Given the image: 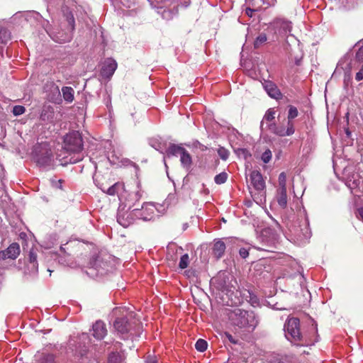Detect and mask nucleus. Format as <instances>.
Instances as JSON below:
<instances>
[{"instance_id":"nucleus-1","label":"nucleus","mask_w":363,"mask_h":363,"mask_svg":"<svg viewBox=\"0 0 363 363\" xmlns=\"http://www.w3.org/2000/svg\"><path fill=\"white\" fill-rule=\"evenodd\" d=\"M64 146L60 153L57 155L56 160L59 164L65 166L67 164H74L82 160L80 154L83 149V140L78 131H72L64 137Z\"/></svg>"},{"instance_id":"nucleus-2","label":"nucleus","mask_w":363,"mask_h":363,"mask_svg":"<svg viewBox=\"0 0 363 363\" xmlns=\"http://www.w3.org/2000/svg\"><path fill=\"white\" fill-rule=\"evenodd\" d=\"M228 316L233 325L251 331H253L259 323L255 313L252 310L236 308L230 310Z\"/></svg>"},{"instance_id":"nucleus-3","label":"nucleus","mask_w":363,"mask_h":363,"mask_svg":"<svg viewBox=\"0 0 363 363\" xmlns=\"http://www.w3.org/2000/svg\"><path fill=\"white\" fill-rule=\"evenodd\" d=\"M33 159L40 167H53L55 165L52 151L47 143H40L34 147Z\"/></svg>"},{"instance_id":"nucleus-4","label":"nucleus","mask_w":363,"mask_h":363,"mask_svg":"<svg viewBox=\"0 0 363 363\" xmlns=\"http://www.w3.org/2000/svg\"><path fill=\"white\" fill-rule=\"evenodd\" d=\"M286 337L291 342L298 346L307 345V340L300 330V320L297 318H290L284 325Z\"/></svg>"},{"instance_id":"nucleus-5","label":"nucleus","mask_w":363,"mask_h":363,"mask_svg":"<svg viewBox=\"0 0 363 363\" xmlns=\"http://www.w3.org/2000/svg\"><path fill=\"white\" fill-rule=\"evenodd\" d=\"M138 320L134 321L133 323L128 321V317L117 318L113 322L115 330L121 335L128 334L133 328V324H138Z\"/></svg>"},{"instance_id":"nucleus-6","label":"nucleus","mask_w":363,"mask_h":363,"mask_svg":"<svg viewBox=\"0 0 363 363\" xmlns=\"http://www.w3.org/2000/svg\"><path fill=\"white\" fill-rule=\"evenodd\" d=\"M117 62L111 57H108L104 60L102 62L100 74L103 78L111 79L117 69Z\"/></svg>"},{"instance_id":"nucleus-7","label":"nucleus","mask_w":363,"mask_h":363,"mask_svg":"<svg viewBox=\"0 0 363 363\" xmlns=\"http://www.w3.org/2000/svg\"><path fill=\"white\" fill-rule=\"evenodd\" d=\"M240 241L235 238H226L225 241L218 240L216 241L213 247V250H225L226 247L230 248H239L238 250H247L244 247H240L239 245ZM247 250H250V247H248Z\"/></svg>"},{"instance_id":"nucleus-8","label":"nucleus","mask_w":363,"mask_h":363,"mask_svg":"<svg viewBox=\"0 0 363 363\" xmlns=\"http://www.w3.org/2000/svg\"><path fill=\"white\" fill-rule=\"evenodd\" d=\"M142 194L139 191H137L133 194L130 195V199L128 201H134L129 205V208L132 209L133 211L141 210L143 208L147 209L148 207L154 208V205L151 203H143L142 205L137 203L141 199Z\"/></svg>"},{"instance_id":"nucleus-9","label":"nucleus","mask_w":363,"mask_h":363,"mask_svg":"<svg viewBox=\"0 0 363 363\" xmlns=\"http://www.w3.org/2000/svg\"><path fill=\"white\" fill-rule=\"evenodd\" d=\"M251 184L255 190L259 191L265 188V182L258 170H252L250 174Z\"/></svg>"},{"instance_id":"nucleus-10","label":"nucleus","mask_w":363,"mask_h":363,"mask_svg":"<svg viewBox=\"0 0 363 363\" xmlns=\"http://www.w3.org/2000/svg\"><path fill=\"white\" fill-rule=\"evenodd\" d=\"M92 335L99 340L104 339L108 333L106 324L102 320L96 321L92 326Z\"/></svg>"},{"instance_id":"nucleus-11","label":"nucleus","mask_w":363,"mask_h":363,"mask_svg":"<svg viewBox=\"0 0 363 363\" xmlns=\"http://www.w3.org/2000/svg\"><path fill=\"white\" fill-rule=\"evenodd\" d=\"M262 85L264 90L270 97L275 99L281 98L282 94L277 86L274 82L271 81H265Z\"/></svg>"},{"instance_id":"nucleus-12","label":"nucleus","mask_w":363,"mask_h":363,"mask_svg":"<svg viewBox=\"0 0 363 363\" xmlns=\"http://www.w3.org/2000/svg\"><path fill=\"white\" fill-rule=\"evenodd\" d=\"M49 35L52 38V40L59 43H65L67 42H69L72 38V32H70L68 30L67 32H54L52 31L49 33Z\"/></svg>"},{"instance_id":"nucleus-13","label":"nucleus","mask_w":363,"mask_h":363,"mask_svg":"<svg viewBox=\"0 0 363 363\" xmlns=\"http://www.w3.org/2000/svg\"><path fill=\"white\" fill-rule=\"evenodd\" d=\"M54 115V108L50 104H44L40 114V119L43 121H52Z\"/></svg>"},{"instance_id":"nucleus-14","label":"nucleus","mask_w":363,"mask_h":363,"mask_svg":"<svg viewBox=\"0 0 363 363\" xmlns=\"http://www.w3.org/2000/svg\"><path fill=\"white\" fill-rule=\"evenodd\" d=\"M277 201L281 208H286L287 206L286 189H279L277 193Z\"/></svg>"},{"instance_id":"nucleus-15","label":"nucleus","mask_w":363,"mask_h":363,"mask_svg":"<svg viewBox=\"0 0 363 363\" xmlns=\"http://www.w3.org/2000/svg\"><path fill=\"white\" fill-rule=\"evenodd\" d=\"M125 360V356L123 352L113 351L108 355V363H122Z\"/></svg>"},{"instance_id":"nucleus-16","label":"nucleus","mask_w":363,"mask_h":363,"mask_svg":"<svg viewBox=\"0 0 363 363\" xmlns=\"http://www.w3.org/2000/svg\"><path fill=\"white\" fill-rule=\"evenodd\" d=\"M38 363H55V356L50 353L42 352L35 355Z\"/></svg>"},{"instance_id":"nucleus-17","label":"nucleus","mask_w":363,"mask_h":363,"mask_svg":"<svg viewBox=\"0 0 363 363\" xmlns=\"http://www.w3.org/2000/svg\"><path fill=\"white\" fill-rule=\"evenodd\" d=\"M18 240L20 243V246H21L23 250H33V243L32 240H28L26 233H21L19 235Z\"/></svg>"},{"instance_id":"nucleus-18","label":"nucleus","mask_w":363,"mask_h":363,"mask_svg":"<svg viewBox=\"0 0 363 363\" xmlns=\"http://www.w3.org/2000/svg\"><path fill=\"white\" fill-rule=\"evenodd\" d=\"M279 25L278 32L280 35L286 36L291 30V23L287 21H281L277 23Z\"/></svg>"},{"instance_id":"nucleus-19","label":"nucleus","mask_w":363,"mask_h":363,"mask_svg":"<svg viewBox=\"0 0 363 363\" xmlns=\"http://www.w3.org/2000/svg\"><path fill=\"white\" fill-rule=\"evenodd\" d=\"M185 149L181 145L170 144L169 147L167 150V156H177L178 155H181L182 152H184Z\"/></svg>"},{"instance_id":"nucleus-20","label":"nucleus","mask_w":363,"mask_h":363,"mask_svg":"<svg viewBox=\"0 0 363 363\" xmlns=\"http://www.w3.org/2000/svg\"><path fill=\"white\" fill-rule=\"evenodd\" d=\"M65 17L68 24L67 30H69L70 32H73L74 30V18L73 13L67 9L64 11Z\"/></svg>"},{"instance_id":"nucleus-21","label":"nucleus","mask_w":363,"mask_h":363,"mask_svg":"<svg viewBox=\"0 0 363 363\" xmlns=\"http://www.w3.org/2000/svg\"><path fill=\"white\" fill-rule=\"evenodd\" d=\"M62 92L64 99L67 102H72L74 100V89L70 86H63Z\"/></svg>"},{"instance_id":"nucleus-22","label":"nucleus","mask_w":363,"mask_h":363,"mask_svg":"<svg viewBox=\"0 0 363 363\" xmlns=\"http://www.w3.org/2000/svg\"><path fill=\"white\" fill-rule=\"evenodd\" d=\"M180 161L182 165L186 168H189L191 165L192 160L189 153L185 150L180 155Z\"/></svg>"},{"instance_id":"nucleus-23","label":"nucleus","mask_w":363,"mask_h":363,"mask_svg":"<svg viewBox=\"0 0 363 363\" xmlns=\"http://www.w3.org/2000/svg\"><path fill=\"white\" fill-rule=\"evenodd\" d=\"M268 128L272 133L278 136H285V133H284V126H277L275 123H272L269 124Z\"/></svg>"},{"instance_id":"nucleus-24","label":"nucleus","mask_w":363,"mask_h":363,"mask_svg":"<svg viewBox=\"0 0 363 363\" xmlns=\"http://www.w3.org/2000/svg\"><path fill=\"white\" fill-rule=\"evenodd\" d=\"M20 251H0V259H15L19 255Z\"/></svg>"},{"instance_id":"nucleus-25","label":"nucleus","mask_w":363,"mask_h":363,"mask_svg":"<svg viewBox=\"0 0 363 363\" xmlns=\"http://www.w3.org/2000/svg\"><path fill=\"white\" fill-rule=\"evenodd\" d=\"M11 40V33L5 28L0 26V44H6Z\"/></svg>"},{"instance_id":"nucleus-26","label":"nucleus","mask_w":363,"mask_h":363,"mask_svg":"<svg viewBox=\"0 0 363 363\" xmlns=\"http://www.w3.org/2000/svg\"><path fill=\"white\" fill-rule=\"evenodd\" d=\"M267 41V37L265 33H260L259 35L255 38L254 41V48L255 49H259L263 45H264Z\"/></svg>"},{"instance_id":"nucleus-27","label":"nucleus","mask_w":363,"mask_h":363,"mask_svg":"<svg viewBox=\"0 0 363 363\" xmlns=\"http://www.w3.org/2000/svg\"><path fill=\"white\" fill-rule=\"evenodd\" d=\"M208 343L203 339H199L195 344V348L196 349V350L201 352L206 351Z\"/></svg>"},{"instance_id":"nucleus-28","label":"nucleus","mask_w":363,"mask_h":363,"mask_svg":"<svg viewBox=\"0 0 363 363\" xmlns=\"http://www.w3.org/2000/svg\"><path fill=\"white\" fill-rule=\"evenodd\" d=\"M30 264H32V269L38 270L37 255L33 251H29L28 254Z\"/></svg>"},{"instance_id":"nucleus-29","label":"nucleus","mask_w":363,"mask_h":363,"mask_svg":"<svg viewBox=\"0 0 363 363\" xmlns=\"http://www.w3.org/2000/svg\"><path fill=\"white\" fill-rule=\"evenodd\" d=\"M173 228L177 231L184 232L189 228V223L186 222L182 224L181 222L176 221L173 224Z\"/></svg>"},{"instance_id":"nucleus-30","label":"nucleus","mask_w":363,"mask_h":363,"mask_svg":"<svg viewBox=\"0 0 363 363\" xmlns=\"http://www.w3.org/2000/svg\"><path fill=\"white\" fill-rule=\"evenodd\" d=\"M189 261L190 260L188 254L183 255L180 258L179 264V268L182 269H186L189 266Z\"/></svg>"},{"instance_id":"nucleus-31","label":"nucleus","mask_w":363,"mask_h":363,"mask_svg":"<svg viewBox=\"0 0 363 363\" xmlns=\"http://www.w3.org/2000/svg\"><path fill=\"white\" fill-rule=\"evenodd\" d=\"M228 179V174L225 172H221L218 174H217L215 178L214 181L217 184H224Z\"/></svg>"},{"instance_id":"nucleus-32","label":"nucleus","mask_w":363,"mask_h":363,"mask_svg":"<svg viewBox=\"0 0 363 363\" xmlns=\"http://www.w3.org/2000/svg\"><path fill=\"white\" fill-rule=\"evenodd\" d=\"M122 186L123 184H121V183H115L113 185H112L108 189L106 193L109 195L113 196L118 193V189Z\"/></svg>"},{"instance_id":"nucleus-33","label":"nucleus","mask_w":363,"mask_h":363,"mask_svg":"<svg viewBox=\"0 0 363 363\" xmlns=\"http://www.w3.org/2000/svg\"><path fill=\"white\" fill-rule=\"evenodd\" d=\"M235 152L239 156H242L244 159L247 160L248 157H251L250 152L248 150L245 148H238L235 150Z\"/></svg>"},{"instance_id":"nucleus-34","label":"nucleus","mask_w":363,"mask_h":363,"mask_svg":"<svg viewBox=\"0 0 363 363\" xmlns=\"http://www.w3.org/2000/svg\"><path fill=\"white\" fill-rule=\"evenodd\" d=\"M295 132V129H294V123L291 121V120H288V122H287V129L285 130V128L284 129V133H285V136L286 135H291L294 133Z\"/></svg>"},{"instance_id":"nucleus-35","label":"nucleus","mask_w":363,"mask_h":363,"mask_svg":"<svg viewBox=\"0 0 363 363\" xmlns=\"http://www.w3.org/2000/svg\"><path fill=\"white\" fill-rule=\"evenodd\" d=\"M279 189H286V175L285 172H281L279 175Z\"/></svg>"},{"instance_id":"nucleus-36","label":"nucleus","mask_w":363,"mask_h":363,"mask_svg":"<svg viewBox=\"0 0 363 363\" xmlns=\"http://www.w3.org/2000/svg\"><path fill=\"white\" fill-rule=\"evenodd\" d=\"M298 110L295 106H289L288 120H292L298 116Z\"/></svg>"},{"instance_id":"nucleus-37","label":"nucleus","mask_w":363,"mask_h":363,"mask_svg":"<svg viewBox=\"0 0 363 363\" xmlns=\"http://www.w3.org/2000/svg\"><path fill=\"white\" fill-rule=\"evenodd\" d=\"M26 108L23 106L16 105L13 108V114L14 116H20L24 113Z\"/></svg>"},{"instance_id":"nucleus-38","label":"nucleus","mask_w":363,"mask_h":363,"mask_svg":"<svg viewBox=\"0 0 363 363\" xmlns=\"http://www.w3.org/2000/svg\"><path fill=\"white\" fill-rule=\"evenodd\" d=\"M218 154L219 157L223 160H226L229 156L228 150L223 147H220L218 148Z\"/></svg>"},{"instance_id":"nucleus-39","label":"nucleus","mask_w":363,"mask_h":363,"mask_svg":"<svg viewBox=\"0 0 363 363\" xmlns=\"http://www.w3.org/2000/svg\"><path fill=\"white\" fill-rule=\"evenodd\" d=\"M262 160L264 163H268L272 159V152L270 150H266L262 155L261 157Z\"/></svg>"},{"instance_id":"nucleus-40","label":"nucleus","mask_w":363,"mask_h":363,"mask_svg":"<svg viewBox=\"0 0 363 363\" xmlns=\"http://www.w3.org/2000/svg\"><path fill=\"white\" fill-rule=\"evenodd\" d=\"M78 247L79 248H82V249H85V248H89V249H94L96 247V245L93 242H79V245H78Z\"/></svg>"},{"instance_id":"nucleus-41","label":"nucleus","mask_w":363,"mask_h":363,"mask_svg":"<svg viewBox=\"0 0 363 363\" xmlns=\"http://www.w3.org/2000/svg\"><path fill=\"white\" fill-rule=\"evenodd\" d=\"M274 113L275 112L272 109L270 108L267 110L264 116V119L269 122L272 121L274 119Z\"/></svg>"},{"instance_id":"nucleus-42","label":"nucleus","mask_w":363,"mask_h":363,"mask_svg":"<svg viewBox=\"0 0 363 363\" xmlns=\"http://www.w3.org/2000/svg\"><path fill=\"white\" fill-rule=\"evenodd\" d=\"M167 250H183V247L181 245H178L174 242H170L167 246Z\"/></svg>"},{"instance_id":"nucleus-43","label":"nucleus","mask_w":363,"mask_h":363,"mask_svg":"<svg viewBox=\"0 0 363 363\" xmlns=\"http://www.w3.org/2000/svg\"><path fill=\"white\" fill-rule=\"evenodd\" d=\"M274 233V230L270 228H265L262 230L261 235L262 236H269L272 235Z\"/></svg>"},{"instance_id":"nucleus-44","label":"nucleus","mask_w":363,"mask_h":363,"mask_svg":"<svg viewBox=\"0 0 363 363\" xmlns=\"http://www.w3.org/2000/svg\"><path fill=\"white\" fill-rule=\"evenodd\" d=\"M356 59L359 62H363V45L357 50L356 53Z\"/></svg>"},{"instance_id":"nucleus-45","label":"nucleus","mask_w":363,"mask_h":363,"mask_svg":"<svg viewBox=\"0 0 363 363\" xmlns=\"http://www.w3.org/2000/svg\"><path fill=\"white\" fill-rule=\"evenodd\" d=\"M90 264L92 266V267L96 269L101 267V261L99 260V257H96V258H94L92 260H91Z\"/></svg>"},{"instance_id":"nucleus-46","label":"nucleus","mask_w":363,"mask_h":363,"mask_svg":"<svg viewBox=\"0 0 363 363\" xmlns=\"http://www.w3.org/2000/svg\"><path fill=\"white\" fill-rule=\"evenodd\" d=\"M247 293L249 294L250 301L252 303H256L257 300V296L255 294H252L250 291H247ZM243 295L246 298H248V296H247L245 294H243Z\"/></svg>"},{"instance_id":"nucleus-47","label":"nucleus","mask_w":363,"mask_h":363,"mask_svg":"<svg viewBox=\"0 0 363 363\" xmlns=\"http://www.w3.org/2000/svg\"><path fill=\"white\" fill-rule=\"evenodd\" d=\"M349 182H352L351 184H349V186H350V188L352 189H354V188H357L359 184H360V181L359 179H353L352 181L350 179L349 181Z\"/></svg>"},{"instance_id":"nucleus-48","label":"nucleus","mask_w":363,"mask_h":363,"mask_svg":"<svg viewBox=\"0 0 363 363\" xmlns=\"http://www.w3.org/2000/svg\"><path fill=\"white\" fill-rule=\"evenodd\" d=\"M225 336L228 338V340L233 344L235 345L238 343V340H235L231 334L226 332L225 333Z\"/></svg>"},{"instance_id":"nucleus-49","label":"nucleus","mask_w":363,"mask_h":363,"mask_svg":"<svg viewBox=\"0 0 363 363\" xmlns=\"http://www.w3.org/2000/svg\"><path fill=\"white\" fill-rule=\"evenodd\" d=\"M355 79L357 81L363 79V65H362L360 70L356 74Z\"/></svg>"},{"instance_id":"nucleus-50","label":"nucleus","mask_w":363,"mask_h":363,"mask_svg":"<svg viewBox=\"0 0 363 363\" xmlns=\"http://www.w3.org/2000/svg\"><path fill=\"white\" fill-rule=\"evenodd\" d=\"M20 249V243L19 242H13L7 247L6 250H19Z\"/></svg>"},{"instance_id":"nucleus-51","label":"nucleus","mask_w":363,"mask_h":363,"mask_svg":"<svg viewBox=\"0 0 363 363\" xmlns=\"http://www.w3.org/2000/svg\"><path fill=\"white\" fill-rule=\"evenodd\" d=\"M257 9H250V8H247L245 9V13L248 16H250L252 17V13L256 11Z\"/></svg>"},{"instance_id":"nucleus-52","label":"nucleus","mask_w":363,"mask_h":363,"mask_svg":"<svg viewBox=\"0 0 363 363\" xmlns=\"http://www.w3.org/2000/svg\"><path fill=\"white\" fill-rule=\"evenodd\" d=\"M357 216L363 221V207L357 209Z\"/></svg>"},{"instance_id":"nucleus-53","label":"nucleus","mask_w":363,"mask_h":363,"mask_svg":"<svg viewBox=\"0 0 363 363\" xmlns=\"http://www.w3.org/2000/svg\"><path fill=\"white\" fill-rule=\"evenodd\" d=\"M240 255L242 258H246L249 255V251H239Z\"/></svg>"},{"instance_id":"nucleus-54","label":"nucleus","mask_w":363,"mask_h":363,"mask_svg":"<svg viewBox=\"0 0 363 363\" xmlns=\"http://www.w3.org/2000/svg\"><path fill=\"white\" fill-rule=\"evenodd\" d=\"M114 347H116V350H118L122 347V343L120 342H116L114 345Z\"/></svg>"},{"instance_id":"nucleus-55","label":"nucleus","mask_w":363,"mask_h":363,"mask_svg":"<svg viewBox=\"0 0 363 363\" xmlns=\"http://www.w3.org/2000/svg\"><path fill=\"white\" fill-rule=\"evenodd\" d=\"M86 350H83L82 352H80L81 357H83L86 354Z\"/></svg>"},{"instance_id":"nucleus-56","label":"nucleus","mask_w":363,"mask_h":363,"mask_svg":"<svg viewBox=\"0 0 363 363\" xmlns=\"http://www.w3.org/2000/svg\"><path fill=\"white\" fill-rule=\"evenodd\" d=\"M208 247L207 246V244H203L201 245V248L203 249V248H208Z\"/></svg>"},{"instance_id":"nucleus-57","label":"nucleus","mask_w":363,"mask_h":363,"mask_svg":"<svg viewBox=\"0 0 363 363\" xmlns=\"http://www.w3.org/2000/svg\"><path fill=\"white\" fill-rule=\"evenodd\" d=\"M300 62H301V60H296L295 63L296 65H300Z\"/></svg>"},{"instance_id":"nucleus-58","label":"nucleus","mask_w":363,"mask_h":363,"mask_svg":"<svg viewBox=\"0 0 363 363\" xmlns=\"http://www.w3.org/2000/svg\"><path fill=\"white\" fill-rule=\"evenodd\" d=\"M185 247H186V248H187V249H189V248L191 247V244H190V245H186L185 246Z\"/></svg>"},{"instance_id":"nucleus-59","label":"nucleus","mask_w":363,"mask_h":363,"mask_svg":"<svg viewBox=\"0 0 363 363\" xmlns=\"http://www.w3.org/2000/svg\"><path fill=\"white\" fill-rule=\"evenodd\" d=\"M129 316H130V318L133 317V313H129Z\"/></svg>"},{"instance_id":"nucleus-60","label":"nucleus","mask_w":363,"mask_h":363,"mask_svg":"<svg viewBox=\"0 0 363 363\" xmlns=\"http://www.w3.org/2000/svg\"><path fill=\"white\" fill-rule=\"evenodd\" d=\"M346 133H347V135H350V133L349 132V130H347V131H346Z\"/></svg>"},{"instance_id":"nucleus-61","label":"nucleus","mask_w":363,"mask_h":363,"mask_svg":"<svg viewBox=\"0 0 363 363\" xmlns=\"http://www.w3.org/2000/svg\"><path fill=\"white\" fill-rule=\"evenodd\" d=\"M60 250H65V249L62 246H60Z\"/></svg>"},{"instance_id":"nucleus-62","label":"nucleus","mask_w":363,"mask_h":363,"mask_svg":"<svg viewBox=\"0 0 363 363\" xmlns=\"http://www.w3.org/2000/svg\"><path fill=\"white\" fill-rule=\"evenodd\" d=\"M58 186H59V188H60V189H61V188H62V186H61V184H58Z\"/></svg>"},{"instance_id":"nucleus-63","label":"nucleus","mask_w":363,"mask_h":363,"mask_svg":"<svg viewBox=\"0 0 363 363\" xmlns=\"http://www.w3.org/2000/svg\"><path fill=\"white\" fill-rule=\"evenodd\" d=\"M257 250H262V249L260 248V247H258V248H257Z\"/></svg>"},{"instance_id":"nucleus-64","label":"nucleus","mask_w":363,"mask_h":363,"mask_svg":"<svg viewBox=\"0 0 363 363\" xmlns=\"http://www.w3.org/2000/svg\"><path fill=\"white\" fill-rule=\"evenodd\" d=\"M148 363H155V362H148Z\"/></svg>"}]
</instances>
